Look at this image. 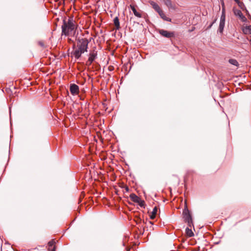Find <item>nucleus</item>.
Here are the masks:
<instances>
[{
  "mask_svg": "<svg viewBox=\"0 0 251 251\" xmlns=\"http://www.w3.org/2000/svg\"><path fill=\"white\" fill-rule=\"evenodd\" d=\"M76 41V49L74 50L72 54L75 59H78L82 53L87 51L89 41L86 38L80 37L78 38Z\"/></svg>",
  "mask_w": 251,
  "mask_h": 251,
  "instance_id": "obj_1",
  "label": "nucleus"
},
{
  "mask_svg": "<svg viewBox=\"0 0 251 251\" xmlns=\"http://www.w3.org/2000/svg\"><path fill=\"white\" fill-rule=\"evenodd\" d=\"M75 21L73 19L70 18L68 22L63 21V24L62 25V34L68 35L70 33L73 31L75 28Z\"/></svg>",
  "mask_w": 251,
  "mask_h": 251,
  "instance_id": "obj_2",
  "label": "nucleus"
},
{
  "mask_svg": "<svg viewBox=\"0 0 251 251\" xmlns=\"http://www.w3.org/2000/svg\"><path fill=\"white\" fill-rule=\"evenodd\" d=\"M183 218L186 223H187L188 226H194L192 216L188 209H185L183 212Z\"/></svg>",
  "mask_w": 251,
  "mask_h": 251,
  "instance_id": "obj_3",
  "label": "nucleus"
},
{
  "mask_svg": "<svg viewBox=\"0 0 251 251\" xmlns=\"http://www.w3.org/2000/svg\"><path fill=\"white\" fill-rule=\"evenodd\" d=\"M97 58V51L95 50L90 51L89 58L86 62V65L90 66L93 61Z\"/></svg>",
  "mask_w": 251,
  "mask_h": 251,
  "instance_id": "obj_4",
  "label": "nucleus"
},
{
  "mask_svg": "<svg viewBox=\"0 0 251 251\" xmlns=\"http://www.w3.org/2000/svg\"><path fill=\"white\" fill-rule=\"evenodd\" d=\"M159 33L162 36L170 38L175 37V33L174 32H170L164 29H160Z\"/></svg>",
  "mask_w": 251,
  "mask_h": 251,
  "instance_id": "obj_5",
  "label": "nucleus"
},
{
  "mask_svg": "<svg viewBox=\"0 0 251 251\" xmlns=\"http://www.w3.org/2000/svg\"><path fill=\"white\" fill-rule=\"evenodd\" d=\"M70 91L72 95L74 96L77 95L79 92V87L75 84H71Z\"/></svg>",
  "mask_w": 251,
  "mask_h": 251,
  "instance_id": "obj_6",
  "label": "nucleus"
},
{
  "mask_svg": "<svg viewBox=\"0 0 251 251\" xmlns=\"http://www.w3.org/2000/svg\"><path fill=\"white\" fill-rule=\"evenodd\" d=\"M225 20L226 18H224V16H221L219 26L218 30V32H219L220 33H222L223 32L225 25Z\"/></svg>",
  "mask_w": 251,
  "mask_h": 251,
  "instance_id": "obj_7",
  "label": "nucleus"
},
{
  "mask_svg": "<svg viewBox=\"0 0 251 251\" xmlns=\"http://www.w3.org/2000/svg\"><path fill=\"white\" fill-rule=\"evenodd\" d=\"M130 199L135 202L136 203H143V201L141 200V199L138 197L134 193H132L129 196Z\"/></svg>",
  "mask_w": 251,
  "mask_h": 251,
  "instance_id": "obj_8",
  "label": "nucleus"
},
{
  "mask_svg": "<svg viewBox=\"0 0 251 251\" xmlns=\"http://www.w3.org/2000/svg\"><path fill=\"white\" fill-rule=\"evenodd\" d=\"M149 3L151 5L152 8L154 9V10L156 11L158 13H159L160 11H162L159 6L154 1L151 0L149 1Z\"/></svg>",
  "mask_w": 251,
  "mask_h": 251,
  "instance_id": "obj_9",
  "label": "nucleus"
},
{
  "mask_svg": "<svg viewBox=\"0 0 251 251\" xmlns=\"http://www.w3.org/2000/svg\"><path fill=\"white\" fill-rule=\"evenodd\" d=\"M158 14L159 15L160 17L164 21L171 22V19L167 17L162 10L161 11H160Z\"/></svg>",
  "mask_w": 251,
  "mask_h": 251,
  "instance_id": "obj_10",
  "label": "nucleus"
},
{
  "mask_svg": "<svg viewBox=\"0 0 251 251\" xmlns=\"http://www.w3.org/2000/svg\"><path fill=\"white\" fill-rule=\"evenodd\" d=\"M130 8L135 16H136L138 18H141L142 17V15L140 13V12L139 11H137L134 6L130 5Z\"/></svg>",
  "mask_w": 251,
  "mask_h": 251,
  "instance_id": "obj_11",
  "label": "nucleus"
},
{
  "mask_svg": "<svg viewBox=\"0 0 251 251\" xmlns=\"http://www.w3.org/2000/svg\"><path fill=\"white\" fill-rule=\"evenodd\" d=\"M114 24L115 26V27H116V29H119L120 27V22H119V18L118 17H116L114 19Z\"/></svg>",
  "mask_w": 251,
  "mask_h": 251,
  "instance_id": "obj_12",
  "label": "nucleus"
},
{
  "mask_svg": "<svg viewBox=\"0 0 251 251\" xmlns=\"http://www.w3.org/2000/svg\"><path fill=\"white\" fill-rule=\"evenodd\" d=\"M157 207L156 206H155L153 208L152 211L151 213V214L150 215V218L151 219H154L155 218L156 213H157Z\"/></svg>",
  "mask_w": 251,
  "mask_h": 251,
  "instance_id": "obj_13",
  "label": "nucleus"
},
{
  "mask_svg": "<svg viewBox=\"0 0 251 251\" xmlns=\"http://www.w3.org/2000/svg\"><path fill=\"white\" fill-rule=\"evenodd\" d=\"M190 227L188 226L187 227L186 229H185V232H186V234H187V235L188 236V237H192L194 236V233L193 232L192 230H191V229H190L189 228Z\"/></svg>",
  "mask_w": 251,
  "mask_h": 251,
  "instance_id": "obj_14",
  "label": "nucleus"
},
{
  "mask_svg": "<svg viewBox=\"0 0 251 251\" xmlns=\"http://www.w3.org/2000/svg\"><path fill=\"white\" fill-rule=\"evenodd\" d=\"M228 61L229 63L236 67L238 66L239 65V63L236 59H230Z\"/></svg>",
  "mask_w": 251,
  "mask_h": 251,
  "instance_id": "obj_15",
  "label": "nucleus"
},
{
  "mask_svg": "<svg viewBox=\"0 0 251 251\" xmlns=\"http://www.w3.org/2000/svg\"><path fill=\"white\" fill-rule=\"evenodd\" d=\"M55 243V242L54 240H52L50 241L48 243L49 247H52L54 246V244Z\"/></svg>",
  "mask_w": 251,
  "mask_h": 251,
  "instance_id": "obj_16",
  "label": "nucleus"
},
{
  "mask_svg": "<svg viewBox=\"0 0 251 251\" xmlns=\"http://www.w3.org/2000/svg\"><path fill=\"white\" fill-rule=\"evenodd\" d=\"M224 16V18H226V14H225V8L223 7L222 8V15L221 16Z\"/></svg>",
  "mask_w": 251,
  "mask_h": 251,
  "instance_id": "obj_17",
  "label": "nucleus"
},
{
  "mask_svg": "<svg viewBox=\"0 0 251 251\" xmlns=\"http://www.w3.org/2000/svg\"><path fill=\"white\" fill-rule=\"evenodd\" d=\"M49 250L50 251H55V247H49Z\"/></svg>",
  "mask_w": 251,
  "mask_h": 251,
  "instance_id": "obj_18",
  "label": "nucleus"
},
{
  "mask_svg": "<svg viewBox=\"0 0 251 251\" xmlns=\"http://www.w3.org/2000/svg\"><path fill=\"white\" fill-rule=\"evenodd\" d=\"M138 203L139 204L140 206H143L144 205V201H143V203L140 202Z\"/></svg>",
  "mask_w": 251,
  "mask_h": 251,
  "instance_id": "obj_19",
  "label": "nucleus"
},
{
  "mask_svg": "<svg viewBox=\"0 0 251 251\" xmlns=\"http://www.w3.org/2000/svg\"><path fill=\"white\" fill-rule=\"evenodd\" d=\"M222 0V8L223 7H225V5H224V3L223 2V0Z\"/></svg>",
  "mask_w": 251,
  "mask_h": 251,
  "instance_id": "obj_20",
  "label": "nucleus"
},
{
  "mask_svg": "<svg viewBox=\"0 0 251 251\" xmlns=\"http://www.w3.org/2000/svg\"><path fill=\"white\" fill-rule=\"evenodd\" d=\"M40 45L43 46V44L42 43H40Z\"/></svg>",
  "mask_w": 251,
  "mask_h": 251,
  "instance_id": "obj_21",
  "label": "nucleus"
},
{
  "mask_svg": "<svg viewBox=\"0 0 251 251\" xmlns=\"http://www.w3.org/2000/svg\"><path fill=\"white\" fill-rule=\"evenodd\" d=\"M126 190L127 191H128V188L127 187H126Z\"/></svg>",
  "mask_w": 251,
  "mask_h": 251,
  "instance_id": "obj_22",
  "label": "nucleus"
},
{
  "mask_svg": "<svg viewBox=\"0 0 251 251\" xmlns=\"http://www.w3.org/2000/svg\"><path fill=\"white\" fill-rule=\"evenodd\" d=\"M212 25V24L211 25H209V27H211Z\"/></svg>",
  "mask_w": 251,
  "mask_h": 251,
  "instance_id": "obj_23",
  "label": "nucleus"
},
{
  "mask_svg": "<svg viewBox=\"0 0 251 251\" xmlns=\"http://www.w3.org/2000/svg\"><path fill=\"white\" fill-rule=\"evenodd\" d=\"M150 224H153V223L151 222H150Z\"/></svg>",
  "mask_w": 251,
  "mask_h": 251,
  "instance_id": "obj_24",
  "label": "nucleus"
}]
</instances>
